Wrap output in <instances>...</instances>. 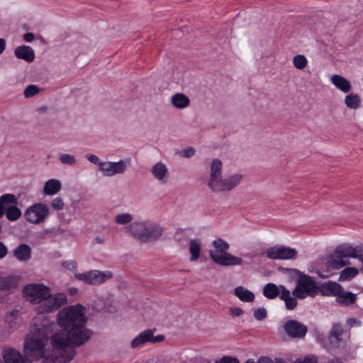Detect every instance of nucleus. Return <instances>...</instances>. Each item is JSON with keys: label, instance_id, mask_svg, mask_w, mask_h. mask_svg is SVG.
Listing matches in <instances>:
<instances>
[{"label": "nucleus", "instance_id": "nucleus-35", "mask_svg": "<svg viewBox=\"0 0 363 363\" xmlns=\"http://www.w3.org/2000/svg\"><path fill=\"white\" fill-rule=\"evenodd\" d=\"M60 162L66 165H74L77 163L76 157L70 154H62L59 158Z\"/></svg>", "mask_w": 363, "mask_h": 363}, {"label": "nucleus", "instance_id": "nucleus-3", "mask_svg": "<svg viewBox=\"0 0 363 363\" xmlns=\"http://www.w3.org/2000/svg\"><path fill=\"white\" fill-rule=\"evenodd\" d=\"M62 266L66 269L73 272L76 279L89 285L102 284L113 277V273L111 271L94 269L79 273L77 272V262L73 260L64 262Z\"/></svg>", "mask_w": 363, "mask_h": 363}, {"label": "nucleus", "instance_id": "nucleus-21", "mask_svg": "<svg viewBox=\"0 0 363 363\" xmlns=\"http://www.w3.org/2000/svg\"><path fill=\"white\" fill-rule=\"evenodd\" d=\"M62 189V183L56 179H50L45 182L43 193L45 195L52 196L57 194Z\"/></svg>", "mask_w": 363, "mask_h": 363}, {"label": "nucleus", "instance_id": "nucleus-34", "mask_svg": "<svg viewBox=\"0 0 363 363\" xmlns=\"http://www.w3.org/2000/svg\"><path fill=\"white\" fill-rule=\"evenodd\" d=\"M5 213L7 219L11 221H15L21 216V211L16 205H13Z\"/></svg>", "mask_w": 363, "mask_h": 363}, {"label": "nucleus", "instance_id": "nucleus-8", "mask_svg": "<svg viewBox=\"0 0 363 363\" xmlns=\"http://www.w3.org/2000/svg\"><path fill=\"white\" fill-rule=\"evenodd\" d=\"M319 292L318 286L312 277L308 275H301L298 278L297 284L292 294L298 298H305L306 296L313 297Z\"/></svg>", "mask_w": 363, "mask_h": 363}, {"label": "nucleus", "instance_id": "nucleus-51", "mask_svg": "<svg viewBox=\"0 0 363 363\" xmlns=\"http://www.w3.org/2000/svg\"><path fill=\"white\" fill-rule=\"evenodd\" d=\"M48 111V107L45 106H40L37 108V112L39 113H45Z\"/></svg>", "mask_w": 363, "mask_h": 363}, {"label": "nucleus", "instance_id": "nucleus-23", "mask_svg": "<svg viewBox=\"0 0 363 363\" xmlns=\"http://www.w3.org/2000/svg\"><path fill=\"white\" fill-rule=\"evenodd\" d=\"M18 279L14 276L2 277L0 275V291H9L17 287Z\"/></svg>", "mask_w": 363, "mask_h": 363}, {"label": "nucleus", "instance_id": "nucleus-56", "mask_svg": "<svg viewBox=\"0 0 363 363\" xmlns=\"http://www.w3.org/2000/svg\"><path fill=\"white\" fill-rule=\"evenodd\" d=\"M360 271L363 273V267L360 269Z\"/></svg>", "mask_w": 363, "mask_h": 363}, {"label": "nucleus", "instance_id": "nucleus-25", "mask_svg": "<svg viewBox=\"0 0 363 363\" xmlns=\"http://www.w3.org/2000/svg\"><path fill=\"white\" fill-rule=\"evenodd\" d=\"M235 295L243 302H252L255 300V294L241 286L235 289Z\"/></svg>", "mask_w": 363, "mask_h": 363}, {"label": "nucleus", "instance_id": "nucleus-29", "mask_svg": "<svg viewBox=\"0 0 363 363\" xmlns=\"http://www.w3.org/2000/svg\"><path fill=\"white\" fill-rule=\"evenodd\" d=\"M358 273V269L354 267H346L341 271L338 280L340 281H350L352 279L356 277Z\"/></svg>", "mask_w": 363, "mask_h": 363}, {"label": "nucleus", "instance_id": "nucleus-43", "mask_svg": "<svg viewBox=\"0 0 363 363\" xmlns=\"http://www.w3.org/2000/svg\"><path fill=\"white\" fill-rule=\"evenodd\" d=\"M286 307L289 310H293L296 308L297 305V301L296 298L291 297L284 301Z\"/></svg>", "mask_w": 363, "mask_h": 363}, {"label": "nucleus", "instance_id": "nucleus-54", "mask_svg": "<svg viewBox=\"0 0 363 363\" xmlns=\"http://www.w3.org/2000/svg\"><path fill=\"white\" fill-rule=\"evenodd\" d=\"M328 363H342L338 359H333L331 361H329Z\"/></svg>", "mask_w": 363, "mask_h": 363}, {"label": "nucleus", "instance_id": "nucleus-33", "mask_svg": "<svg viewBox=\"0 0 363 363\" xmlns=\"http://www.w3.org/2000/svg\"><path fill=\"white\" fill-rule=\"evenodd\" d=\"M133 220V216L129 213H121L115 216V222L118 225L130 223Z\"/></svg>", "mask_w": 363, "mask_h": 363}, {"label": "nucleus", "instance_id": "nucleus-53", "mask_svg": "<svg viewBox=\"0 0 363 363\" xmlns=\"http://www.w3.org/2000/svg\"><path fill=\"white\" fill-rule=\"evenodd\" d=\"M94 240L98 244H103L104 242V240L102 238L99 237V236L96 237L94 238Z\"/></svg>", "mask_w": 363, "mask_h": 363}, {"label": "nucleus", "instance_id": "nucleus-10", "mask_svg": "<svg viewBox=\"0 0 363 363\" xmlns=\"http://www.w3.org/2000/svg\"><path fill=\"white\" fill-rule=\"evenodd\" d=\"M50 290L44 284H30L24 287L23 294L26 299L35 306Z\"/></svg>", "mask_w": 363, "mask_h": 363}, {"label": "nucleus", "instance_id": "nucleus-24", "mask_svg": "<svg viewBox=\"0 0 363 363\" xmlns=\"http://www.w3.org/2000/svg\"><path fill=\"white\" fill-rule=\"evenodd\" d=\"M222 171L223 162L219 159H213L209 165L208 180L213 179L214 178L222 175Z\"/></svg>", "mask_w": 363, "mask_h": 363}, {"label": "nucleus", "instance_id": "nucleus-45", "mask_svg": "<svg viewBox=\"0 0 363 363\" xmlns=\"http://www.w3.org/2000/svg\"><path fill=\"white\" fill-rule=\"evenodd\" d=\"M279 290L281 293V299H282L283 301H285L286 299L291 297V292L288 289H286L284 286L280 285Z\"/></svg>", "mask_w": 363, "mask_h": 363}, {"label": "nucleus", "instance_id": "nucleus-9", "mask_svg": "<svg viewBox=\"0 0 363 363\" xmlns=\"http://www.w3.org/2000/svg\"><path fill=\"white\" fill-rule=\"evenodd\" d=\"M130 160H120L117 162L104 161L100 164V172L107 177L123 174L130 166Z\"/></svg>", "mask_w": 363, "mask_h": 363}, {"label": "nucleus", "instance_id": "nucleus-18", "mask_svg": "<svg viewBox=\"0 0 363 363\" xmlns=\"http://www.w3.org/2000/svg\"><path fill=\"white\" fill-rule=\"evenodd\" d=\"M13 254L17 260L26 262L31 258L32 249L27 244H21L13 250Z\"/></svg>", "mask_w": 363, "mask_h": 363}, {"label": "nucleus", "instance_id": "nucleus-13", "mask_svg": "<svg viewBox=\"0 0 363 363\" xmlns=\"http://www.w3.org/2000/svg\"><path fill=\"white\" fill-rule=\"evenodd\" d=\"M297 251L294 248L276 245L269 247L265 251L267 257L272 259H291L297 256Z\"/></svg>", "mask_w": 363, "mask_h": 363}, {"label": "nucleus", "instance_id": "nucleus-38", "mask_svg": "<svg viewBox=\"0 0 363 363\" xmlns=\"http://www.w3.org/2000/svg\"><path fill=\"white\" fill-rule=\"evenodd\" d=\"M51 207L56 211H61L65 207V203L60 197H56L52 201Z\"/></svg>", "mask_w": 363, "mask_h": 363}, {"label": "nucleus", "instance_id": "nucleus-22", "mask_svg": "<svg viewBox=\"0 0 363 363\" xmlns=\"http://www.w3.org/2000/svg\"><path fill=\"white\" fill-rule=\"evenodd\" d=\"M171 103L174 108L184 109L189 106L190 99L183 93H177L172 96Z\"/></svg>", "mask_w": 363, "mask_h": 363}, {"label": "nucleus", "instance_id": "nucleus-12", "mask_svg": "<svg viewBox=\"0 0 363 363\" xmlns=\"http://www.w3.org/2000/svg\"><path fill=\"white\" fill-rule=\"evenodd\" d=\"M155 330H146L140 333L130 342L132 349H138L147 342L157 343L161 342L164 340L162 335H154Z\"/></svg>", "mask_w": 363, "mask_h": 363}, {"label": "nucleus", "instance_id": "nucleus-17", "mask_svg": "<svg viewBox=\"0 0 363 363\" xmlns=\"http://www.w3.org/2000/svg\"><path fill=\"white\" fill-rule=\"evenodd\" d=\"M344 330L341 325L335 323L333 325L329 333L330 345L335 348L340 347L341 342L343 341Z\"/></svg>", "mask_w": 363, "mask_h": 363}, {"label": "nucleus", "instance_id": "nucleus-11", "mask_svg": "<svg viewBox=\"0 0 363 363\" xmlns=\"http://www.w3.org/2000/svg\"><path fill=\"white\" fill-rule=\"evenodd\" d=\"M49 213L48 206L43 203H38L28 208L25 213L26 220L32 224H38L45 220Z\"/></svg>", "mask_w": 363, "mask_h": 363}, {"label": "nucleus", "instance_id": "nucleus-30", "mask_svg": "<svg viewBox=\"0 0 363 363\" xmlns=\"http://www.w3.org/2000/svg\"><path fill=\"white\" fill-rule=\"evenodd\" d=\"M279 294V286L278 287L276 284L272 283L266 284L263 289L264 296L269 299L275 298Z\"/></svg>", "mask_w": 363, "mask_h": 363}, {"label": "nucleus", "instance_id": "nucleus-41", "mask_svg": "<svg viewBox=\"0 0 363 363\" xmlns=\"http://www.w3.org/2000/svg\"><path fill=\"white\" fill-rule=\"evenodd\" d=\"M294 363H317V359L313 356H308L303 359H297L294 361Z\"/></svg>", "mask_w": 363, "mask_h": 363}, {"label": "nucleus", "instance_id": "nucleus-50", "mask_svg": "<svg viewBox=\"0 0 363 363\" xmlns=\"http://www.w3.org/2000/svg\"><path fill=\"white\" fill-rule=\"evenodd\" d=\"M6 48V41L3 38H0V55L3 53Z\"/></svg>", "mask_w": 363, "mask_h": 363}, {"label": "nucleus", "instance_id": "nucleus-27", "mask_svg": "<svg viewBox=\"0 0 363 363\" xmlns=\"http://www.w3.org/2000/svg\"><path fill=\"white\" fill-rule=\"evenodd\" d=\"M201 243L199 239H192L189 241L190 261L195 262L200 257Z\"/></svg>", "mask_w": 363, "mask_h": 363}, {"label": "nucleus", "instance_id": "nucleus-4", "mask_svg": "<svg viewBox=\"0 0 363 363\" xmlns=\"http://www.w3.org/2000/svg\"><path fill=\"white\" fill-rule=\"evenodd\" d=\"M213 248L209 250L210 257L214 262L221 266H235L242 264L240 257H235L227 251L229 244L221 238H218L212 242Z\"/></svg>", "mask_w": 363, "mask_h": 363}, {"label": "nucleus", "instance_id": "nucleus-49", "mask_svg": "<svg viewBox=\"0 0 363 363\" xmlns=\"http://www.w3.org/2000/svg\"><path fill=\"white\" fill-rule=\"evenodd\" d=\"M34 38V35L32 33H26L23 35V39L26 42H32Z\"/></svg>", "mask_w": 363, "mask_h": 363}, {"label": "nucleus", "instance_id": "nucleus-40", "mask_svg": "<svg viewBox=\"0 0 363 363\" xmlns=\"http://www.w3.org/2000/svg\"><path fill=\"white\" fill-rule=\"evenodd\" d=\"M245 363H281L280 362H275L274 361H273L272 359H270L269 357H259L257 362H255L253 359H247Z\"/></svg>", "mask_w": 363, "mask_h": 363}, {"label": "nucleus", "instance_id": "nucleus-26", "mask_svg": "<svg viewBox=\"0 0 363 363\" xmlns=\"http://www.w3.org/2000/svg\"><path fill=\"white\" fill-rule=\"evenodd\" d=\"M344 102L347 108L356 110L361 106V98L357 94L350 93L345 96Z\"/></svg>", "mask_w": 363, "mask_h": 363}, {"label": "nucleus", "instance_id": "nucleus-6", "mask_svg": "<svg viewBox=\"0 0 363 363\" xmlns=\"http://www.w3.org/2000/svg\"><path fill=\"white\" fill-rule=\"evenodd\" d=\"M67 303L65 294H52L51 290L35 306L34 311L38 314L52 313Z\"/></svg>", "mask_w": 363, "mask_h": 363}, {"label": "nucleus", "instance_id": "nucleus-16", "mask_svg": "<svg viewBox=\"0 0 363 363\" xmlns=\"http://www.w3.org/2000/svg\"><path fill=\"white\" fill-rule=\"evenodd\" d=\"M3 357L6 363H31L27 357L22 355L18 350L13 348L4 350Z\"/></svg>", "mask_w": 363, "mask_h": 363}, {"label": "nucleus", "instance_id": "nucleus-20", "mask_svg": "<svg viewBox=\"0 0 363 363\" xmlns=\"http://www.w3.org/2000/svg\"><path fill=\"white\" fill-rule=\"evenodd\" d=\"M14 54L16 57L28 62H33L35 58L34 50L30 47L26 45L17 47L14 50Z\"/></svg>", "mask_w": 363, "mask_h": 363}, {"label": "nucleus", "instance_id": "nucleus-37", "mask_svg": "<svg viewBox=\"0 0 363 363\" xmlns=\"http://www.w3.org/2000/svg\"><path fill=\"white\" fill-rule=\"evenodd\" d=\"M40 90V88L36 85L30 84L24 89L23 94L26 98H30L38 94Z\"/></svg>", "mask_w": 363, "mask_h": 363}, {"label": "nucleus", "instance_id": "nucleus-15", "mask_svg": "<svg viewBox=\"0 0 363 363\" xmlns=\"http://www.w3.org/2000/svg\"><path fill=\"white\" fill-rule=\"evenodd\" d=\"M152 177L159 182L166 184L169 179V170L162 162H156L150 169Z\"/></svg>", "mask_w": 363, "mask_h": 363}, {"label": "nucleus", "instance_id": "nucleus-57", "mask_svg": "<svg viewBox=\"0 0 363 363\" xmlns=\"http://www.w3.org/2000/svg\"><path fill=\"white\" fill-rule=\"evenodd\" d=\"M0 363H3V362L0 360Z\"/></svg>", "mask_w": 363, "mask_h": 363}, {"label": "nucleus", "instance_id": "nucleus-7", "mask_svg": "<svg viewBox=\"0 0 363 363\" xmlns=\"http://www.w3.org/2000/svg\"><path fill=\"white\" fill-rule=\"evenodd\" d=\"M242 179L240 174H234L226 177L222 175L211 180H207V186L212 192H228L235 189Z\"/></svg>", "mask_w": 363, "mask_h": 363}, {"label": "nucleus", "instance_id": "nucleus-5", "mask_svg": "<svg viewBox=\"0 0 363 363\" xmlns=\"http://www.w3.org/2000/svg\"><path fill=\"white\" fill-rule=\"evenodd\" d=\"M361 253L357 247L348 243H343L338 245L328 262L332 269H339L351 263L349 258L359 259Z\"/></svg>", "mask_w": 363, "mask_h": 363}, {"label": "nucleus", "instance_id": "nucleus-2", "mask_svg": "<svg viewBox=\"0 0 363 363\" xmlns=\"http://www.w3.org/2000/svg\"><path fill=\"white\" fill-rule=\"evenodd\" d=\"M134 238L147 243L159 240L163 235L164 228L158 223L150 220H140L131 223L127 228Z\"/></svg>", "mask_w": 363, "mask_h": 363}, {"label": "nucleus", "instance_id": "nucleus-36", "mask_svg": "<svg viewBox=\"0 0 363 363\" xmlns=\"http://www.w3.org/2000/svg\"><path fill=\"white\" fill-rule=\"evenodd\" d=\"M333 295L337 296L342 292V287L337 283L329 282L325 286Z\"/></svg>", "mask_w": 363, "mask_h": 363}, {"label": "nucleus", "instance_id": "nucleus-32", "mask_svg": "<svg viewBox=\"0 0 363 363\" xmlns=\"http://www.w3.org/2000/svg\"><path fill=\"white\" fill-rule=\"evenodd\" d=\"M292 63L296 69L302 70L307 67L308 60L303 55H296L293 57Z\"/></svg>", "mask_w": 363, "mask_h": 363}, {"label": "nucleus", "instance_id": "nucleus-31", "mask_svg": "<svg viewBox=\"0 0 363 363\" xmlns=\"http://www.w3.org/2000/svg\"><path fill=\"white\" fill-rule=\"evenodd\" d=\"M337 300L340 303L350 305L355 302L356 296L355 294L351 292L345 291L342 289V292L337 296Z\"/></svg>", "mask_w": 363, "mask_h": 363}, {"label": "nucleus", "instance_id": "nucleus-42", "mask_svg": "<svg viewBox=\"0 0 363 363\" xmlns=\"http://www.w3.org/2000/svg\"><path fill=\"white\" fill-rule=\"evenodd\" d=\"M86 158L91 163L97 164L99 167V170L100 171V164L104 161H100L99 157L93 154L87 155Z\"/></svg>", "mask_w": 363, "mask_h": 363}, {"label": "nucleus", "instance_id": "nucleus-39", "mask_svg": "<svg viewBox=\"0 0 363 363\" xmlns=\"http://www.w3.org/2000/svg\"><path fill=\"white\" fill-rule=\"evenodd\" d=\"M253 315H254V318L256 320H262L267 317V312L264 308L262 307V308H259L256 311H255Z\"/></svg>", "mask_w": 363, "mask_h": 363}, {"label": "nucleus", "instance_id": "nucleus-47", "mask_svg": "<svg viewBox=\"0 0 363 363\" xmlns=\"http://www.w3.org/2000/svg\"><path fill=\"white\" fill-rule=\"evenodd\" d=\"M195 153V150L193 147H189L182 151V156L184 157L189 158L192 157Z\"/></svg>", "mask_w": 363, "mask_h": 363}, {"label": "nucleus", "instance_id": "nucleus-28", "mask_svg": "<svg viewBox=\"0 0 363 363\" xmlns=\"http://www.w3.org/2000/svg\"><path fill=\"white\" fill-rule=\"evenodd\" d=\"M17 199L13 194H4L0 197V205L3 213L4 211L6 213L9 208H12L13 205H17Z\"/></svg>", "mask_w": 363, "mask_h": 363}, {"label": "nucleus", "instance_id": "nucleus-1", "mask_svg": "<svg viewBox=\"0 0 363 363\" xmlns=\"http://www.w3.org/2000/svg\"><path fill=\"white\" fill-rule=\"evenodd\" d=\"M86 308L81 304L67 306L57 314L56 323L60 329L50 337L52 350L46 348L48 333L53 323L45 320L39 325V318L34 319L35 330L24 344L25 352L43 363H68L76 354L75 348L84 345L91 337V331L86 327Z\"/></svg>", "mask_w": 363, "mask_h": 363}, {"label": "nucleus", "instance_id": "nucleus-55", "mask_svg": "<svg viewBox=\"0 0 363 363\" xmlns=\"http://www.w3.org/2000/svg\"><path fill=\"white\" fill-rule=\"evenodd\" d=\"M359 261L363 264V254H361Z\"/></svg>", "mask_w": 363, "mask_h": 363}, {"label": "nucleus", "instance_id": "nucleus-52", "mask_svg": "<svg viewBox=\"0 0 363 363\" xmlns=\"http://www.w3.org/2000/svg\"><path fill=\"white\" fill-rule=\"evenodd\" d=\"M348 323H349L350 325H351V326H352L355 324L359 325V322L354 318H350L348 320Z\"/></svg>", "mask_w": 363, "mask_h": 363}, {"label": "nucleus", "instance_id": "nucleus-48", "mask_svg": "<svg viewBox=\"0 0 363 363\" xmlns=\"http://www.w3.org/2000/svg\"><path fill=\"white\" fill-rule=\"evenodd\" d=\"M7 251L8 250L6 245L3 242H0V259L6 255Z\"/></svg>", "mask_w": 363, "mask_h": 363}, {"label": "nucleus", "instance_id": "nucleus-46", "mask_svg": "<svg viewBox=\"0 0 363 363\" xmlns=\"http://www.w3.org/2000/svg\"><path fill=\"white\" fill-rule=\"evenodd\" d=\"M230 315L233 317H237L242 315L244 311L242 308L238 307H231L230 308Z\"/></svg>", "mask_w": 363, "mask_h": 363}, {"label": "nucleus", "instance_id": "nucleus-14", "mask_svg": "<svg viewBox=\"0 0 363 363\" xmlns=\"http://www.w3.org/2000/svg\"><path fill=\"white\" fill-rule=\"evenodd\" d=\"M284 328L286 333L293 338H301L307 333V327L295 320L286 321Z\"/></svg>", "mask_w": 363, "mask_h": 363}, {"label": "nucleus", "instance_id": "nucleus-44", "mask_svg": "<svg viewBox=\"0 0 363 363\" xmlns=\"http://www.w3.org/2000/svg\"><path fill=\"white\" fill-rule=\"evenodd\" d=\"M215 363H240V362L235 357L225 356L222 357L220 360L216 361Z\"/></svg>", "mask_w": 363, "mask_h": 363}, {"label": "nucleus", "instance_id": "nucleus-19", "mask_svg": "<svg viewBox=\"0 0 363 363\" xmlns=\"http://www.w3.org/2000/svg\"><path fill=\"white\" fill-rule=\"evenodd\" d=\"M330 81L337 89L343 93H349L352 89V84L350 81L340 74H333Z\"/></svg>", "mask_w": 363, "mask_h": 363}]
</instances>
